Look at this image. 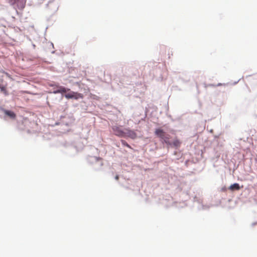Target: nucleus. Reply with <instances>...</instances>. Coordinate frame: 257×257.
<instances>
[{
  "label": "nucleus",
  "mask_w": 257,
  "mask_h": 257,
  "mask_svg": "<svg viewBox=\"0 0 257 257\" xmlns=\"http://www.w3.org/2000/svg\"><path fill=\"white\" fill-rule=\"evenodd\" d=\"M67 92H68V93L65 94V97L67 99H74L77 100L83 98V95L82 94L71 91L70 89L66 88L63 86H60L59 89L55 90L54 92V93H64Z\"/></svg>",
  "instance_id": "f257e3e1"
},
{
  "label": "nucleus",
  "mask_w": 257,
  "mask_h": 257,
  "mask_svg": "<svg viewBox=\"0 0 257 257\" xmlns=\"http://www.w3.org/2000/svg\"><path fill=\"white\" fill-rule=\"evenodd\" d=\"M172 143V146H170V147H173L175 148H179L180 147L181 144V142L177 138H175L173 142Z\"/></svg>",
  "instance_id": "39448f33"
},
{
  "label": "nucleus",
  "mask_w": 257,
  "mask_h": 257,
  "mask_svg": "<svg viewBox=\"0 0 257 257\" xmlns=\"http://www.w3.org/2000/svg\"><path fill=\"white\" fill-rule=\"evenodd\" d=\"M240 186L237 183H234L231 185L230 186L229 189L233 191L234 190H238L240 189Z\"/></svg>",
  "instance_id": "0eeeda50"
},
{
  "label": "nucleus",
  "mask_w": 257,
  "mask_h": 257,
  "mask_svg": "<svg viewBox=\"0 0 257 257\" xmlns=\"http://www.w3.org/2000/svg\"><path fill=\"white\" fill-rule=\"evenodd\" d=\"M0 89L2 92H3L5 95H8V92L7 90L6 87L5 86H2L0 84Z\"/></svg>",
  "instance_id": "6e6552de"
},
{
  "label": "nucleus",
  "mask_w": 257,
  "mask_h": 257,
  "mask_svg": "<svg viewBox=\"0 0 257 257\" xmlns=\"http://www.w3.org/2000/svg\"><path fill=\"white\" fill-rule=\"evenodd\" d=\"M155 134L160 139L162 142L166 144L168 146H172V143L170 141V136L166 133L162 129H156Z\"/></svg>",
  "instance_id": "f03ea898"
},
{
  "label": "nucleus",
  "mask_w": 257,
  "mask_h": 257,
  "mask_svg": "<svg viewBox=\"0 0 257 257\" xmlns=\"http://www.w3.org/2000/svg\"><path fill=\"white\" fill-rule=\"evenodd\" d=\"M121 143H122V145L124 146H126V147L128 148H130V149H132V147H131V146L130 145H128L126 142H125V141L124 140H121Z\"/></svg>",
  "instance_id": "1a4fd4ad"
},
{
  "label": "nucleus",
  "mask_w": 257,
  "mask_h": 257,
  "mask_svg": "<svg viewBox=\"0 0 257 257\" xmlns=\"http://www.w3.org/2000/svg\"><path fill=\"white\" fill-rule=\"evenodd\" d=\"M115 179L116 180H118V179H119V176L118 175H116L115 177Z\"/></svg>",
  "instance_id": "9d476101"
},
{
  "label": "nucleus",
  "mask_w": 257,
  "mask_h": 257,
  "mask_svg": "<svg viewBox=\"0 0 257 257\" xmlns=\"http://www.w3.org/2000/svg\"><path fill=\"white\" fill-rule=\"evenodd\" d=\"M4 112L6 115L12 118H15L16 116V114L13 111L5 110Z\"/></svg>",
  "instance_id": "423d86ee"
},
{
  "label": "nucleus",
  "mask_w": 257,
  "mask_h": 257,
  "mask_svg": "<svg viewBox=\"0 0 257 257\" xmlns=\"http://www.w3.org/2000/svg\"><path fill=\"white\" fill-rule=\"evenodd\" d=\"M124 132L125 136H126L133 139H134L137 137L136 133L133 131L130 130L127 128H125L124 130Z\"/></svg>",
  "instance_id": "20e7f679"
},
{
  "label": "nucleus",
  "mask_w": 257,
  "mask_h": 257,
  "mask_svg": "<svg viewBox=\"0 0 257 257\" xmlns=\"http://www.w3.org/2000/svg\"><path fill=\"white\" fill-rule=\"evenodd\" d=\"M112 129L115 135L119 137L125 136L124 131H122L120 126H113Z\"/></svg>",
  "instance_id": "7ed1b4c3"
}]
</instances>
